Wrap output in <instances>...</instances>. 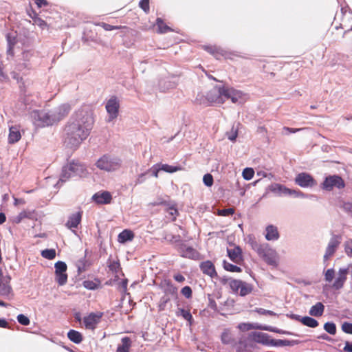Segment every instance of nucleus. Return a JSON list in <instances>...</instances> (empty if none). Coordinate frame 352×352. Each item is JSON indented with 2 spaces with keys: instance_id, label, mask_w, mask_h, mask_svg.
I'll list each match as a JSON object with an SVG mask.
<instances>
[{
  "instance_id": "a878e982",
  "label": "nucleus",
  "mask_w": 352,
  "mask_h": 352,
  "mask_svg": "<svg viewBox=\"0 0 352 352\" xmlns=\"http://www.w3.org/2000/svg\"><path fill=\"white\" fill-rule=\"evenodd\" d=\"M298 343V340H279L272 339L271 340L272 346H292Z\"/></svg>"
},
{
  "instance_id": "6e6552de",
  "label": "nucleus",
  "mask_w": 352,
  "mask_h": 352,
  "mask_svg": "<svg viewBox=\"0 0 352 352\" xmlns=\"http://www.w3.org/2000/svg\"><path fill=\"white\" fill-rule=\"evenodd\" d=\"M105 108L109 115L107 121L111 122L112 120L116 119L118 116L120 109V100L116 96H111L107 100L105 105Z\"/></svg>"
},
{
  "instance_id": "0eeeda50",
  "label": "nucleus",
  "mask_w": 352,
  "mask_h": 352,
  "mask_svg": "<svg viewBox=\"0 0 352 352\" xmlns=\"http://www.w3.org/2000/svg\"><path fill=\"white\" fill-rule=\"evenodd\" d=\"M341 236L338 234H333L331 237L323 256V261L324 263L336 253L341 243Z\"/></svg>"
},
{
  "instance_id": "f3484780",
  "label": "nucleus",
  "mask_w": 352,
  "mask_h": 352,
  "mask_svg": "<svg viewBox=\"0 0 352 352\" xmlns=\"http://www.w3.org/2000/svg\"><path fill=\"white\" fill-rule=\"evenodd\" d=\"M82 215V211H78L77 212L71 214L68 217V220L65 223V226L70 230L73 228H77L81 222Z\"/></svg>"
},
{
  "instance_id": "0e129e2a",
  "label": "nucleus",
  "mask_w": 352,
  "mask_h": 352,
  "mask_svg": "<svg viewBox=\"0 0 352 352\" xmlns=\"http://www.w3.org/2000/svg\"><path fill=\"white\" fill-rule=\"evenodd\" d=\"M258 254L261 257H265L266 256V252L265 248L263 245L259 244V245L257 247V248L255 249V250Z\"/></svg>"
},
{
  "instance_id": "09e8293b",
  "label": "nucleus",
  "mask_w": 352,
  "mask_h": 352,
  "mask_svg": "<svg viewBox=\"0 0 352 352\" xmlns=\"http://www.w3.org/2000/svg\"><path fill=\"white\" fill-rule=\"evenodd\" d=\"M17 320L19 323L23 326H28L30 324V320L28 318V316L23 315V314H19L17 316Z\"/></svg>"
},
{
  "instance_id": "393cba45",
  "label": "nucleus",
  "mask_w": 352,
  "mask_h": 352,
  "mask_svg": "<svg viewBox=\"0 0 352 352\" xmlns=\"http://www.w3.org/2000/svg\"><path fill=\"white\" fill-rule=\"evenodd\" d=\"M134 238V233L130 230H124L118 234V241L120 243H125L131 241Z\"/></svg>"
},
{
  "instance_id": "bf43d9fd",
  "label": "nucleus",
  "mask_w": 352,
  "mask_h": 352,
  "mask_svg": "<svg viewBox=\"0 0 352 352\" xmlns=\"http://www.w3.org/2000/svg\"><path fill=\"white\" fill-rule=\"evenodd\" d=\"M139 6L146 12H149V0H141Z\"/></svg>"
},
{
  "instance_id": "7c9ffc66",
  "label": "nucleus",
  "mask_w": 352,
  "mask_h": 352,
  "mask_svg": "<svg viewBox=\"0 0 352 352\" xmlns=\"http://www.w3.org/2000/svg\"><path fill=\"white\" fill-rule=\"evenodd\" d=\"M302 324L310 328H316L318 326V322L312 317L304 316L302 318Z\"/></svg>"
},
{
  "instance_id": "f257e3e1",
  "label": "nucleus",
  "mask_w": 352,
  "mask_h": 352,
  "mask_svg": "<svg viewBox=\"0 0 352 352\" xmlns=\"http://www.w3.org/2000/svg\"><path fill=\"white\" fill-rule=\"evenodd\" d=\"M94 123V113L90 107L85 105L76 111L64 127L65 146L71 148H78L89 135Z\"/></svg>"
},
{
  "instance_id": "423d86ee",
  "label": "nucleus",
  "mask_w": 352,
  "mask_h": 352,
  "mask_svg": "<svg viewBox=\"0 0 352 352\" xmlns=\"http://www.w3.org/2000/svg\"><path fill=\"white\" fill-rule=\"evenodd\" d=\"M322 186L323 189L330 191L334 187L337 188L338 189H342L344 188L345 183L340 176L338 175H333L327 177L322 184Z\"/></svg>"
},
{
  "instance_id": "7ed1b4c3",
  "label": "nucleus",
  "mask_w": 352,
  "mask_h": 352,
  "mask_svg": "<svg viewBox=\"0 0 352 352\" xmlns=\"http://www.w3.org/2000/svg\"><path fill=\"white\" fill-rule=\"evenodd\" d=\"M96 166L107 172L115 171L121 167L122 160L118 157L105 154L97 160Z\"/></svg>"
},
{
  "instance_id": "c85d7f7f",
  "label": "nucleus",
  "mask_w": 352,
  "mask_h": 352,
  "mask_svg": "<svg viewBox=\"0 0 352 352\" xmlns=\"http://www.w3.org/2000/svg\"><path fill=\"white\" fill-rule=\"evenodd\" d=\"M131 341L129 337L122 338V344L117 348L116 352H129Z\"/></svg>"
},
{
  "instance_id": "5701e85b",
  "label": "nucleus",
  "mask_w": 352,
  "mask_h": 352,
  "mask_svg": "<svg viewBox=\"0 0 352 352\" xmlns=\"http://www.w3.org/2000/svg\"><path fill=\"white\" fill-rule=\"evenodd\" d=\"M324 309V305L322 302H318L311 307L309 314L313 317H320L323 315Z\"/></svg>"
},
{
  "instance_id": "39448f33",
  "label": "nucleus",
  "mask_w": 352,
  "mask_h": 352,
  "mask_svg": "<svg viewBox=\"0 0 352 352\" xmlns=\"http://www.w3.org/2000/svg\"><path fill=\"white\" fill-rule=\"evenodd\" d=\"M225 87L216 85L207 94L208 104L211 103L223 104L225 101Z\"/></svg>"
},
{
  "instance_id": "6ab92c4d",
  "label": "nucleus",
  "mask_w": 352,
  "mask_h": 352,
  "mask_svg": "<svg viewBox=\"0 0 352 352\" xmlns=\"http://www.w3.org/2000/svg\"><path fill=\"white\" fill-rule=\"evenodd\" d=\"M243 96L244 94L240 90L225 87V100L226 99H230L233 103H236L239 99H241Z\"/></svg>"
},
{
  "instance_id": "72a5a7b5",
  "label": "nucleus",
  "mask_w": 352,
  "mask_h": 352,
  "mask_svg": "<svg viewBox=\"0 0 352 352\" xmlns=\"http://www.w3.org/2000/svg\"><path fill=\"white\" fill-rule=\"evenodd\" d=\"M243 281L236 279H232L229 282V286L233 292L236 293L242 285Z\"/></svg>"
},
{
  "instance_id": "f03ea898",
  "label": "nucleus",
  "mask_w": 352,
  "mask_h": 352,
  "mask_svg": "<svg viewBox=\"0 0 352 352\" xmlns=\"http://www.w3.org/2000/svg\"><path fill=\"white\" fill-rule=\"evenodd\" d=\"M34 124L38 127L52 126L57 123L53 111L34 110L30 113Z\"/></svg>"
},
{
  "instance_id": "864d4df0",
  "label": "nucleus",
  "mask_w": 352,
  "mask_h": 352,
  "mask_svg": "<svg viewBox=\"0 0 352 352\" xmlns=\"http://www.w3.org/2000/svg\"><path fill=\"white\" fill-rule=\"evenodd\" d=\"M181 293L186 298H190L192 297V291L190 287L185 286L182 289Z\"/></svg>"
},
{
  "instance_id": "f704fd0d",
  "label": "nucleus",
  "mask_w": 352,
  "mask_h": 352,
  "mask_svg": "<svg viewBox=\"0 0 352 352\" xmlns=\"http://www.w3.org/2000/svg\"><path fill=\"white\" fill-rule=\"evenodd\" d=\"M41 254L43 258L52 260L56 257V250L54 249H45L41 251Z\"/></svg>"
},
{
  "instance_id": "412c9836",
  "label": "nucleus",
  "mask_w": 352,
  "mask_h": 352,
  "mask_svg": "<svg viewBox=\"0 0 352 352\" xmlns=\"http://www.w3.org/2000/svg\"><path fill=\"white\" fill-rule=\"evenodd\" d=\"M21 138L19 129L16 126H12L9 129L8 143L14 144L17 142Z\"/></svg>"
},
{
  "instance_id": "79ce46f5",
  "label": "nucleus",
  "mask_w": 352,
  "mask_h": 352,
  "mask_svg": "<svg viewBox=\"0 0 352 352\" xmlns=\"http://www.w3.org/2000/svg\"><path fill=\"white\" fill-rule=\"evenodd\" d=\"M196 103L199 104H202L204 106H208V102L207 99V96L204 95L202 93H199L195 98Z\"/></svg>"
},
{
  "instance_id": "c03bdc74",
  "label": "nucleus",
  "mask_w": 352,
  "mask_h": 352,
  "mask_svg": "<svg viewBox=\"0 0 352 352\" xmlns=\"http://www.w3.org/2000/svg\"><path fill=\"white\" fill-rule=\"evenodd\" d=\"M344 247L346 254L352 258V239L346 240L344 243Z\"/></svg>"
},
{
  "instance_id": "2f4dec72",
  "label": "nucleus",
  "mask_w": 352,
  "mask_h": 352,
  "mask_svg": "<svg viewBox=\"0 0 352 352\" xmlns=\"http://www.w3.org/2000/svg\"><path fill=\"white\" fill-rule=\"evenodd\" d=\"M156 25L158 28V32L161 34L172 31L171 28L166 25L161 18H157Z\"/></svg>"
},
{
  "instance_id": "c756f323",
  "label": "nucleus",
  "mask_w": 352,
  "mask_h": 352,
  "mask_svg": "<svg viewBox=\"0 0 352 352\" xmlns=\"http://www.w3.org/2000/svg\"><path fill=\"white\" fill-rule=\"evenodd\" d=\"M100 285V281L99 279L96 278L94 280H84L82 282V285L85 288L90 290H95L98 288Z\"/></svg>"
},
{
  "instance_id": "5fc2aeb1",
  "label": "nucleus",
  "mask_w": 352,
  "mask_h": 352,
  "mask_svg": "<svg viewBox=\"0 0 352 352\" xmlns=\"http://www.w3.org/2000/svg\"><path fill=\"white\" fill-rule=\"evenodd\" d=\"M342 330L346 333L352 334V323L344 322L342 324Z\"/></svg>"
},
{
  "instance_id": "de8ad7c7",
  "label": "nucleus",
  "mask_w": 352,
  "mask_h": 352,
  "mask_svg": "<svg viewBox=\"0 0 352 352\" xmlns=\"http://www.w3.org/2000/svg\"><path fill=\"white\" fill-rule=\"evenodd\" d=\"M23 214H25V219H31V220H36L37 219V215H36V213L35 212V210H23Z\"/></svg>"
},
{
  "instance_id": "4468645a",
  "label": "nucleus",
  "mask_w": 352,
  "mask_h": 352,
  "mask_svg": "<svg viewBox=\"0 0 352 352\" xmlns=\"http://www.w3.org/2000/svg\"><path fill=\"white\" fill-rule=\"evenodd\" d=\"M269 190L278 197L290 196L292 189L288 188L285 185L273 183L269 186Z\"/></svg>"
},
{
  "instance_id": "1a4fd4ad",
  "label": "nucleus",
  "mask_w": 352,
  "mask_h": 352,
  "mask_svg": "<svg viewBox=\"0 0 352 352\" xmlns=\"http://www.w3.org/2000/svg\"><path fill=\"white\" fill-rule=\"evenodd\" d=\"M178 252L181 256L192 259V260H199L200 254L199 253L194 249L192 247L188 246L183 242H181L178 245Z\"/></svg>"
},
{
  "instance_id": "f8f14e48",
  "label": "nucleus",
  "mask_w": 352,
  "mask_h": 352,
  "mask_svg": "<svg viewBox=\"0 0 352 352\" xmlns=\"http://www.w3.org/2000/svg\"><path fill=\"white\" fill-rule=\"evenodd\" d=\"M10 276L9 275L3 276L2 270L0 269V296H8L12 292L10 285Z\"/></svg>"
},
{
  "instance_id": "9b49d317",
  "label": "nucleus",
  "mask_w": 352,
  "mask_h": 352,
  "mask_svg": "<svg viewBox=\"0 0 352 352\" xmlns=\"http://www.w3.org/2000/svg\"><path fill=\"white\" fill-rule=\"evenodd\" d=\"M102 316V314L100 312H91L88 316H85L83 322L85 328L91 330L95 329L97 324L100 322Z\"/></svg>"
},
{
  "instance_id": "e2e57ef3",
  "label": "nucleus",
  "mask_w": 352,
  "mask_h": 352,
  "mask_svg": "<svg viewBox=\"0 0 352 352\" xmlns=\"http://www.w3.org/2000/svg\"><path fill=\"white\" fill-rule=\"evenodd\" d=\"M24 215L23 212H21L17 216L12 217V222L16 224L20 223L24 219H25Z\"/></svg>"
},
{
  "instance_id": "4be33fe9",
  "label": "nucleus",
  "mask_w": 352,
  "mask_h": 352,
  "mask_svg": "<svg viewBox=\"0 0 352 352\" xmlns=\"http://www.w3.org/2000/svg\"><path fill=\"white\" fill-rule=\"evenodd\" d=\"M265 239L267 241H276L279 239V233L277 228L273 225H269L265 228Z\"/></svg>"
},
{
  "instance_id": "a19ab883",
  "label": "nucleus",
  "mask_w": 352,
  "mask_h": 352,
  "mask_svg": "<svg viewBox=\"0 0 352 352\" xmlns=\"http://www.w3.org/2000/svg\"><path fill=\"white\" fill-rule=\"evenodd\" d=\"M56 280L59 285H64L67 281V274L66 272L55 274Z\"/></svg>"
},
{
  "instance_id": "774afa93",
  "label": "nucleus",
  "mask_w": 352,
  "mask_h": 352,
  "mask_svg": "<svg viewBox=\"0 0 352 352\" xmlns=\"http://www.w3.org/2000/svg\"><path fill=\"white\" fill-rule=\"evenodd\" d=\"M100 25L106 31H111V30L120 29L119 26H114V25H111L110 24L105 23H102Z\"/></svg>"
},
{
  "instance_id": "4c0bfd02",
  "label": "nucleus",
  "mask_w": 352,
  "mask_h": 352,
  "mask_svg": "<svg viewBox=\"0 0 352 352\" xmlns=\"http://www.w3.org/2000/svg\"><path fill=\"white\" fill-rule=\"evenodd\" d=\"M160 168L162 170L165 171L166 173H173L175 172H177V170H179L181 168L179 166H170L168 164H160Z\"/></svg>"
},
{
  "instance_id": "49530a36",
  "label": "nucleus",
  "mask_w": 352,
  "mask_h": 352,
  "mask_svg": "<svg viewBox=\"0 0 352 352\" xmlns=\"http://www.w3.org/2000/svg\"><path fill=\"white\" fill-rule=\"evenodd\" d=\"M203 182L208 187L212 186L214 183L212 175L210 173L205 174L203 177Z\"/></svg>"
},
{
  "instance_id": "13d9d810",
  "label": "nucleus",
  "mask_w": 352,
  "mask_h": 352,
  "mask_svg": "<svg viewBox=\"0 0 352 352\" xmlns=\"http://www.w3.org/2000/svg\"><path fill=\"white\" fill-rule=\"evenodd\" d=\"M247 346L245 340H240L236 346V352H245Z\"/></svg>"
},
{
  "instance_id": "2eb2a0df",
  "label": "nucleus",
  "mask_w": 352,
  "mask_h": 352,
  "mask_svg": "<svg viewBox=\"0 0 352 352\" xmlns=\"http://www.w3.org/2000/svg\"><path fill=\"white\" fill-rule=\"evenodd\" d=\"M199 267L204 274L208 275L212 278H218L215 267L210 261L201 262L199 265Z\"/></svg>"
},
{
  "instance_id": "a211bd4d",
  "label": "nucleus",
  "mask_w": 352,
  "mask_h": 352,
  "mask_svg": "<svg viewBox=\"0 0 352 352\" xmlns=\"http://www.w3.org/2000/svg\"><path fill=\"white\" fill-rule=\"evenodd\" d=\"M92 199L98 204H108L111 202L112 196L108 191L98 192L93 195Z\"/></svg>"
},
{
  "instance_id": "aec40b11",
  "label": "nucleus",
  "mask_w": 352,
  "mask_h": 352,
  "mask_svg": "<svg viewBox=\"0 0 352 352\" xmlns=\"http://www.w3.org/2000/svg\"><path fill=\"white\" fill-rule=\"evenodd\" d=\"M252 340L257 342L261 343L263 345L271 346V336L265 333L254 331L252 334Z\"/></svg>"
},
{
  "instance_id": "6e6d98bb",
  "label": "nucleus",
  "mask_w": 352,
  "mask_h": 352,
  "mask_svg": "<svg viewBox=\"0 0 352 352\" xmlns=\"http://www.w3.org/2000/svg\"><path fill=\"white\" fill-rule=\"evenodd\" d=\"M290 196H294L295 197L308 198L309 197L310 195L305 194L300 190H296L292 189Z\"/></svg>"
},
{
  "instance_id": "a18cd8bd",
  "label": "nucleus",
  "mask_w": 352,
  "mask_h": 352,
  "mask_svg": "<svg viewBox=\"0 0 352 352\" xmlns=\"http://www.w3.org/2000/svg\"><path fill=\"white\" fill-rule=\"evenodd\" d=\"M335 277V270L333 268L328 269L324 272V280L326 282L331 283Z\"/></svg>"
},
{
  "instance_id": "b1692460",
  "label": "nucleus",
  "mask_w": 352,
  "mask_h": 352,
  "mask_svg": "<svg viewBox=\"0 0 352 352\" xmlns=\"http://www.w3.org/2000/svg\"><path fill=\"white\" fill-rule=\"evenodd\" d=\"M228 256L233 262L237 263L241 259L242 250L239 246H235L234 249H227Z\"/></svg>"
},
{
  "instance_id": "9d476101",
  "label": "nucleus",
  "mask_w": 352,
  "mask_h": 352,
  "mask_svg": "<svg viewBox=\"0 0 352 352\" xmlns=\"http://www.w3.org/2000/svg\"><path fill=\"white\" fill-rule=\"evenodd\" d=\"M295 183L302 188L313 187L316 184L314 177L310 174L305 172L296 175Z\"/></svg>"
},
{
  "instance_id": "ea45409f",
  "label": "nucleus",
  "mask_w": 352,
  "mask_h": 352,
  "mask_svg": "<svg viewBox=\"0 0 352 352\" xmlns=\"http://www.w3.org/2000/svg\"><path fill=\"white\" fill-rule=\"evenodd\" d=\"M55 267V274L66 272L67 266L66 263L63 261H58L54 265Z\"/></svg>"
},
{
  "instance_id": "bb28decb",
  "label": "nucleus",
  "mask_w": 352,
  "mask_h": 352,
  "mask_svg": "<svg viewBox=\"0 0 352 352\" xmlns=\"http://www.w3.org/2000/svg\"><path fill=\"white\" fill-rule=\"evenodd\" d=\"M68 338L75 344H79L82 340V334L76 330L71 329L67 333Z\"/></svg>"
},
{
  "instance_id": "e433bc0d",
  "label": "nucleus",
  "mask_w": 352,
  "mask_h": 352,
  "mask_svg": "<svg viewBox=\"0 0 352 352\" xmlns=\"http://www.w3.org/2000/svg\"><path fill=\"white\" fill-rule=\"evenodd\" d=\"M178 313H180V316H182L184 319L189 322L190 324H191L193 318L192 314L189 311L186 310L183 308H179L177 314Z\"/></svg>"
},
{
  "instance_id": "603ef678",
  "label": "nucleus",
  "mask_w": 352,
  "mask_h": 352,
  "mask_svg": "<svg viewBox=\"0 0 352 352\" xmlns=\"http://www.w3.org/2000/svg\"><path fill=\"white\" fill-rule=\"evenodd\" d=\"M166 240L169 241L170 243H179L181 241V236L179 235H173V234H169L165 236L164 238Z\"/></svg>"
},
{
  "instance_id": "69168bd1",
  "label": "nucleus",
  "mask_w": 352,
  "mask_h": 352,
  "mask_svg": "<svg viewBox=\"0 0 352 352\" xmlns=\"http://www.w3.org/2000/svg\"><path fill=\"white\" fill-rule=\"evenodd\" d=\"M76 267L78 270V273L80 274L82 272L85 270V264L84 260L81 259L78 261L76 263Z\"/></svg>"
},
{
  "instance_id": "c9c22d12",
  "label": "nucleus",
  "mask_w": 352,
  "mask_h": 352,
  "mask_svg": "<svg viewBox=\"0 0 352 352\" xmlns=\"http://www.w3.org/2000/svg\"><path fill=\"white\" fill-rule=\"evenodd\" d=\"M239 290H240V292H239L240 296H245L252 292V287L250 285H249L245 282H243L242 285L240 287Z\"/></svg>"
},
{
  "instance_id": "20e7f679",
  "label": "nucleus",
  "mask_w": 352,
  "mask_h": 352,
  "mask_svg": "<svg viewBox=\"0 0 352 352\" xmlns=\"http://www.w3.org/2000/svg\"><path fill=\"white\" fill-rule=\"evenodd\" d=\"M84 172L83 166L78 163L72 162L63 166L59 181L64 182L69 178L81 175Z\"/></svg>"
},
{
  "instance_id": "cd10ccee",
  "label": "nucleus",
  "mask_w": 352,
  "mask_h": 352,
  "mask_svg": "<svg viewBox=\"0 0 352 352\" xmlns=\"http://www.w3.org/2000/svg\"><path fill=\"white\" fill-rule=\"evenodd\" d=\"M257 329H261V330L268 331L270 332L277 333H280V334L293 335V333H292L290 331L282 330V329H278L276 327H272V326L259 325L257 327Z\"/></svg>"
},
{
  "instance_id": "8fccbe9b",
  "label": "nucleus",
  "mask_w": 352,
  "mask_h": 352,
  "mask_svg": "<svg viewBox=\"0 0 352 352\" xmlns=\"http://www.w3.org/2000/svg\"><path fill=\"white\" fill-rule=\"evenodd\" d=\"M7 41H8L7 54L12 56L13 55V47L15 44V42L12 40L11 37L9 35H7Z\"/></svg>"
},
{
  "instance_id": "ddd939ff",
  "label": "nucleus",
  "mask_w": 352,
  "mask_h": 352,
  "mask_svg": "<svg viewBox=\"0 0 352 352\" xmlns=\"http://www.w3.org/2000/svg\"><path fill=\"white\" fill-rule=\"evenodd\" d=\"M348 274L349 268H340L332 285V287L336 290L342 289L347 279Z\"/></svg>"
},
{
  "instance_id": "58836bf2",
  "label": "nucleus",
  "mask_w": 352,
  "mask_h": 352,
  "mask_svg": "<svg viewBox=\"0 0 352 352\" xmlns=\"http://www.w3.org/2000/svg\"><path fill=\"white\" fill-rule=\"evenodd\" d=\"M324 329L331 335L336 333V325L333 322H327L324 324Z\"/></svg>"
},
{
  "instance_id": "338daca9",
  "label": "nucleus",
  "mask_w": 352,
  "mask_h": 352,
  "mask_svg": "<svg viewBox=\"0 0 352 352\" xmlns=\"http://www.w3.org/2000/svg\"><path fill=\"white\" fill-rule=\"evenodd\" d=\"M342 208L346 213H348L350 216L352 217V203H344Z\"/></svg>"
},
{
  "instance_id": "dca6fc26",
  "label": "nucleus",
  "mask_w": 352,
  "mask_h": 352,
  "mask_svg": "<svg viewBox=\"0 0 352 352\" xmlns=\"http://www.w3.org/2000/svg\"><path fill=\"white\" fill-rule=\"evenodd\" d=\"M57 123L65 118L71 111V106L69 104H63L54 109H52Z\"/></svg>"
},
{
  "instance_id": "052dcab7",
  "label": "nucleus",
  "mask_w": 352,
  "mask_h": 352,
  "mask_svg": "<svg viewBox=\"0 0 352 352\" xmlns=\"http://www.w3.org/2000/svg\"><path fill=\"white\" fill-rule=\"evenodd\" d=\"M221 341L224 344H232V339L230 335L228 333H223L221 335Z\"/></svg>"
},
{
  "instance_id": "3c124183",
  "label": "nucleus",
  "mask_w": 352,
  "mask_h": 352,
  "mask_svg": "<svg viewBox=\"0 0 352 352\" xmlns=\"http://www.w3.org/2000/svg\"><path fill=\"white\" fill-rule=\"evenodd\" d=\"M255 311L260 315H269L271 316H277V314L270 310H267L263 308H256Z\"/></svg>"
},
{
  "instance_id": "37998d69",
  "label": "nucleus",
  "mask_w": 352,
  "mask_h": 352,
  "mask_svg": "<svg viewBox=\"0 0 352 352\" xmlns=\"http://www.w3.org/2000/svg\"><path fill=\"white\" fill-rule=\"evenodd\" d=\"M254 175V170L252 168H245L243 169L242 176L245 180H250Z\"/></svg>"
},
{
  "instance_id": "473e14b6",
  "label": "nucleus",
  "mask_w": 352,
  "mask_h": 352,
  "mask_svg": "<svg viewBox=\"0 0 352 352\" xmlns=\"http://www.w3.org/2000/svg\"><path fill=\"white\" fill-rule=\"evenodd\" d=\"M223 267L226 271L231 272H241L242 271L240 267L230 263L225 260L223 262Z\"/></svg>"
},
{
  "instance_id": "680f3d73",
  "label": "nucleus",
  "mask_w": 352,
  "mask_h": 352,
  "mask_svg": "<svg viewBox=\"0 0 352 352\" xmlns=\"http://www.w3.org/2000/svg\"><path fill=\"white\" fill-rule=\"evenodd\" d=\"M109 267L111 271L117 273L120 267V265L118 261H113L109 265Z\"/></svg>"
},
{
  "instance_id": "4d7b16f0",
  "label": "nucleus",
  "mask_w": 352,
  "mask_h": 352,
  "mask_svg": "<svg viewBox=\"0 0 352 352\" xmlns=\"http://www.w3.org/2000/svg\"><path fill=\"white\" fill-rule=\"evenodd\" d=\"M168 214L171 217V221H174L176 219V217L178 214V211L174 206H170L168 209Z\"/></svg>"
}]
</instances>
